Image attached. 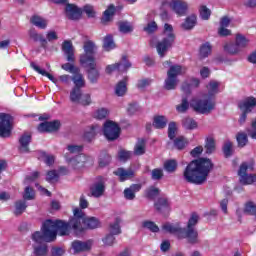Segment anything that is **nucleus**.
Instances as JSON below:
<instances>
[{
  "instance_id": "30",
  "label": "nucleus",
  "mask_w": 256,
  "mask_h": 256,
  "mask_svg": "<svg viewBox=\"0 0 256 256\" xmlns=\"http://www.w3.org/2000/svg\"><path fill=\"white\" fill-rule=\"evenodd\" d=\"M108 231L111 235H121V218L117 217L109 224Z\"/></svg>"
},
{
  "instance_id": "3",
  "label": "nucleus",
  "mask_w": 256,
  "mask_h": 256,
  "mask_svg": "<svg viewBox=\"0 0 256 256\" xmlns=\"http://www.w3.org/2000/svg\"><path fill=\"white\" fill-rule=\"evenodd\" d=\"M74 217L67 223L68 225V233L69 227H71L76 233V235H80L83 233L85 229H98L101 227V222L96 217H87L85 212H83L80 208H75L73 210Z\"/></svg>"
},
{
  "instance_id": "12",
  "label": "nucleus",
  "mask_w": 256,
  "mask_h": 256,
  "mask_svg": "<svg viewBox=\"0 0 256 256\" xmlns=\"http://www.w3.org/2000/svg\"><path fill=\"white\" fill-rule=\"evenodd\" d=\"M103 133L108 141H115L119 139L121 128L117 123L109 120L104 123Z\"/></svg>"
},
{
  "instance_id": "7",
  "label": "nucleus",
  "mask_w": 256,
  "mask_h": 256,
  "mask_svg": "<svg viewBox=\"0 0 256 256\" xmlns=\"http://www.w3.org/2000/svg\"><path fill=\"white\" fill-rule=\"evenodd\" d=\"M197 223H199V216L197 214H192L188 220L187 228H184L186 239L188 243H191V245L199 243V233L194 228Z\"/></svg>"
},
{
  "instance_id": "2",
  "label": "nucleus",
  "mask_w": 256,
  "mask_h": 256,
  "mask_svg": "<svg viewBox=\"0 0 256 256\" xmlns=\"http://www.w3.org/2000/svg\"><path fill=\"white\" fill-rule=\"evenodd\" d=\"M57 233L61 237L69 235V224L63 220H46L41 227V231H36L31 235L34 243L41 244L43 241L52 243L57 239Z\"/></svg>"
},
{
  "instance_id": "49",
  "label": "nucleus",
  "mask_w": 256,
  "mask_h": 256,
  "mask_svg": "<svg viewBox=\"0 0 256 256\" xmlns=\"http://www.w3.org/2000/svg\"><path fill=\"white\" fill-rule=\"evenodd\" d=\"M164 169L167 173H175L177 171V161L176 160H167L164 163Z\"/></svg>"
},
{
  "instance_id": "15",
  "label": "nucleus",
  "mask_w": 256,
  "mask_h": 256,
  "mask_svg": "<svg viewBox=\"0 0 256 256\" xmlns=\"http://www.w3.org/2000/svg\"><path fill=\"white\" fill-rule=\"evenodd\" d=\"M163 5H169L172 10L180 17L187 13L189 9V4L184 0H171L170 2H163Z\"/></svg>"
},
{
  "instance_id": "45",
  "label": "nucleus",
  "mask_w": 256,
  "mask_h": 256,
  "mask_svg": "<svg viewBox=\"0 0 256 256\" xmlns=\"http://www.w3.org/2000/svg\"><path fill=\"white\" fill-rule=\"evenodd\" d=\"M224 51L229 55H238V53H241V50L239 49L237 42L226 44L224 46Z\"/></svg>"
},
{
  "instance_id": "39",
  "label": "nucleus",
  "mask_w": 256,
  "mask_h": 256,
  "mask_svg": "<svg viewBox=\"0 0 256 256\" xmlns=\"http://www.w3.org/2000/svg\"><path fill=\"white\" fill-rule=\"evenodd\" d=\"M182 127L188 131H193V129H197V121L191 117H186L182 120Z\"/></svg>"
},
{
  "instance_id": "37",
  "label": "nucleus",
  "mask_w": 256,
  "mask_h": 256,
  "mask_svg": "<svg viewBox=\"0 0 256 256\" xmlns=\"http://www.w3.org/2000/svg\"><path fill=\"white\" fill-rule=\"evenodd\" d=\"M207 89H208V97H215V95H217V93H219V82L215 81V80H211L208 85H207Z\"/></svg>"
},
{
  "instance_id": "50",
  "label": "nucleus",
  "mask_w": 256,
  "mask_h": 256,
  "mask_svg": "<svg viewBox=\"0 0 256 256\" xmlns=\"http://www.w3.org/2000/svg\"><path fill=\"white\" fill-rule=\"evenodd\" d=\"M118 27H119L120 33L127 34V33H132L133 31V26L129 22H119Z\"/></svg>"
},
{
  "instance_id": "5",
  "label": "nucleus",
  "mask_w": 256,
  "mask_h": 256,
  "mask_svg": "<svg viewBox=\"0 0 256 256\" xmlns=\"http://www.w3.org/2000/svg\"><path fill=\"white\" fill-rule=\"evenodd\" d=\"M190 107L193 108L196 113L201 115H207L215 109V97L204 94L201 98H194L190 102Z\"/></svg>"
},
{
  "instance_id": "14",
  "label": "nucleus",
  "mask_w": 256,
  "mask_h": 256,
  "mask_svg": "<svg viewBox=\"0 0 256 256\" xmlns=\"http://www.w3.org/2000/svg\"><path fill=\"white\" fill-rule=\"evenodd\" d=\"M162 231L170 233L171 235H176L178 239H186L185 228H182L179 223L173 224L170 222H166L162 225Z\"/></svg>"
},
{
  "instance_id": "41",
  "label": "nucleus",
  "mask_w": 256,
  "mask_h": 256,
  "mask_svg": "<svg viewBox=\"0 0 256 256\" xmlns=\"http://www.w3.org/2000/svg\"><path fill=\"white\" fill-rule=\"evenodd\" d=\"M235 43L238 45L239 50L243 51V49H246V47L249 45V39L242 34H237Z\"/></svg>"
},
{
  "instance_id": "51",
  "label": "nucleus",
  "mask_w": 256,
  "mask_h": 256,
  "mask_svg": "<svg viewBox=\"0 0 256 256\" xmlns=\"http://www.w3.org/2000/svg\"><path fill=\"white\" fill-rule=\"evenodd\" d=\"M188 109H189V101L187 100V97H183L181 104L176 106V111L178 113H186Z\"/></svg>"
},
{
  "instance_id": "54",
  "label": "nucleus",
  "mask_w": 256,
  "mask_h": 256,
  "mask_svg": "<svg viewBox=\"0 0 256 256\" xmlns=\"http://www.w3.org/2000/svg\"><path fill=\"white\" fill-rule=\"evenodd\" d=\"M46 181H48V183H55V181H59V173H57V170L48 171Z\"/></svg>"
},
{
  "instance_id": "4",
  "label": "nucleus",
  "mask_w": 256,
  "mask_h": 256,
  "mask_svg": "<svg viewBox=\"0 0 256 256\" xmlns=\"http://www.w3.org/2000/svg\"><path fill=\"white\" fill-rule=\"evenodd\" d=\"M163 39L156 44V51L159 57L163 58L167 55V51L173 47L175 43V33H173V26L171 24H164Z\"/></svg>"
},
{
  "instance_id": "24",
  "label": "nucleus",
  "mask_w": 256,
  "mask_h": 256,
  "mask_svg": "<svg viewBox=\"0 0 256 256\" xmlns=\"http://www.w3.org/2000/svg\"><path fill=\"white\" fill-rule=\"evenodd\" d=\"M141 191V184H132L129 188L124 190V197L128 201H133L135 199V193Z\"/></svg>"
},
{
  "instance_id": "27",
  "label": "nucleus",
  "mask_w": 256,
  "mask_h": 256,
  "mask_svg": "<svg viewBox=\"0 0 256 256\" xmlns=\"http://www.w3.org/2000/svg\"><path fill=\"white\" fill-rule=\"evenodd\" d=\"M28 35H29V38L35 43L39 41L42 47H45V45H47V39L43 37V34H39V32H37V30H35L34 28L28 31Z\"/></svg>"
},
{
  "instance_id": "59",
  "label": "nucleus",
  "mask_w": 256,
  "mask_h": 256,
  "mask_svg": "<svg viewBox=\"0 0 256 256\" xmlns=\"http://www.w3.org/2000/svg\"><path fill=\"white\" fill-rule=\"evenodd\" d=\"M23 198L26 201H31V200L35 199V190H33V188L27 186L24 190Z\"/></svg>"
},
{
  "instance_id": "42",
  "label": "nucleus",
  "mask_w": 256,
  "mask_h": 256,
  "mask_svg": "<svg viewBox=\"0 0 256 256\" xmlns=\"http://www.w3.org/2000/svg\"><path fill=\"white\" fill-rule=\"evenodd\" d=\"M211 44L209 42H206L200 46L199 50V57L200 59H206V57H209L211 53Z\"/></svg>"
},
{
  "instance_id": "8",
  "label": "nucleus",
  "mask_w": 256,
  "mask_h": 256,
  "mask_svg": "<svg viewBox=\"0 0 256 256\" xmlns=\"http://www.w3.org/2000/svg\"><path fill=\"white\" fill-rule=\"evenodd\" d=\"M248 169L253 171V163L249 165L247 162H244L240 165L238 176L242 185H253V183H256V174H247Z\"/></svg>"
},
{
  "instance_id": "33",
  "label": "nucleus",
  "mask_w": 256,
  "mask_h": 256,
  "mask_svg": "<svg viewBox=\"0 0 256 256\" xmlns=\"http://www.w3.org/2000/svg\"><path fill=\"white\" fill-rule=\"evenodd\" d=\"M177 85H179V79L167 75L164 81V89H166V91H173L177 89Z\"/></svg>"
},
{
  "instance_id": "9",
  "label": "nucleus",
  "mask_w": 256,
  "mask_h": 256,
  "mask_svg": "<svg viewBox=\"0 0 256 256\" xmlns=\"http://www.w3.org/2000/svg\"><path fill=\"white\" fill-rule=\"evenodd\" d=\"M64 157L68 165L73 169H83V167H87L89 161H91V157H88L85 154H79L72 158L69 156V153H65Z\"/></svg>"
},
{
  "instance_id": "11",
  "label": "nucleus",
  "mask_w": 256,
  "mask_h": 256,
  "mask_svg": "<svg viewBox=\"0 0 256 256\" xmlns=\"http://www.w3.org/2000/svg\"><path fill=\"white\" fill-rule=\"evenodd\" d=\"M70 101L72 103H78L83 106L91 105V95L83 94L81 88L74 87L70 91Z\"/></svg>"
},
{
  "instance_id": "60",
  "label": "nucleus",
  "mask_w": 256,
  "mask_h": 256,
  "mask_svg": "<svg viewBox=\"0 0 256 256\" xmlns=\"http://www.w3.org/2000/svg\"><path fill=\"white\" fill-rule=\"evenodd\" d=\"M143 227L145 229H149V231H152V233H158L159 231V226H157V224H155L153 221L143 222Z\"/></svg>"
},
{
  "instance_id": "57",
  "label": "nucleus",
  "mask_w": 256,
  "mask_h": 256,
  "mask_svg": "<svg viewBox=\"0 0 256 256\" xmlns=\"http://www.w3.org/2000/svg\"><path fill=\"white\" fill-rule=\"evenodd\" d=\"M177 135V124L175 122H170L168 125V137L173 140Z\"/></svg>"
},
{
  "instance_id": "13",
  "label": "nucleus",
  "mask_w": 256,
  "mask_h": 256,
  "mask_svg": "<svg viewBox=\"0 0 256 256\" xmlns=\"http://www.w3.org/2000/svg\"><path fill=\"white\" fill-rule=\"evenodd\" d=\"M13 130V117L0 113V137H10Z\"/></svg>"
},
{
  "instance_id": "10",
  "label": "nucleus",
  "mask_w": 256,
  "mask_h": 256,
  "mask_svg": "<svg viewBox=\"0 0 256 256\" xmlns=\"http://www.w3.org/2000/svg\"><path fill=\"white\" fill-rule=\"evenodd\" d=\"M84 54L80 56V64L93 63L95 62V51H97V46L93 41H86L83 46Z\"/></svg>"
},
{
  "instance_id": "25",
  "label": "nucleus",
  "mask_w": 256,
  "mask_h": 256,
  "mask_svg": "<svg viewBox=\"0 0 256 256\" xmlns=\"http://www.w3.org/2000/svg\"><path fill=\"white\" fill-rule=\"evenodd\" d=\"M30 23L38 29H47V25H49V21L39 15H34L30 19Z\"/></svg>"
},
{
  "instance_id": "52",
  "label": "nucleus",
  "mask_w": 256,
  "mask_h": 256,
  "mask_svg": "<svg viewBox=\"0 0 256 256\" xmlns=\"http://www.w3.org/2000/svg\"><path fill=\"white\" fill-rule=\"evenodd\" d=\"M246 215H256V204L254 202H247L244 207Z\"/></svg>"
},
{
  "instance_id": "35",
  "label": "nucleus",
  "mask_w": 256,
  "mask_h": 256,
  "mask_svg": "<svg viewBox=\"0 0 256 256\" xmlns=\"http://www.w3.org/2000/svg\"><path fill=\"white\" fill-rule=\"evenodd\" d=\"M113 15H115V6L110 5L108 9L105 10L101 23H103V25H107V23L113 19Z\"/></svg>"
},
{
  "instance_id": "63",
  "label": "nucleus",
  "mask_w": 256,
  "mask_h": 256,
  "mask_svg": "<svg viewBox=\"0 0 256 256\" xmlns=\"http://www.w3.org/2000/svg\"><path fill=\"white\" fill-rule=\"evenodd\" d=\"M151 175L154 181H159L163 179V169H159V168L153 169L151 172Z\"/></svg>"
},
{
  "instance_id": "23",
  "label": "nucleus",
  "mask_w": 256,
  "mask_h": 256,
  "mask_svg": "<svg viewBox=\"0 0 256 256\" xmlns=\"http://www.w3.org/2000/svg\"><path fill=\"white\" fill-rule=\"evenodd\" d=\"M154 207L158 213H167L169 212V200L167 198H158L154 203Z\"/></svg>"
},
{
  "instance_id": "26",
  "label": "nucleus",
  "mask_w": 256,
  "mask_h": 256,
  "mask_svg": "<svg viewBox=\"0 0 256 256\" xmlns=\"http://www.w3.org/2000/svg\"><path fill=\"white\" fill-rule=\"evenodd\" d=\"M20 147L19 151L20 153H29V143H31V135L30 134H24L19 139Z\"/></svg>"
},
{
  "instance_id": "29",
  "label": "nucleus",
  "mask_w": 256,
  "mask_h": 256,
  "mask_svg": "<svg viewBox=\"0 0 256 256\" xmlns=\"http://www.w3.org/2000/svg\"><path fill=\"white\" fill-rule=\"evenodd\" d=\"M146 147H147V141L144 138H139L134 147V155H137V156L145 155Z\"/></svg>"
},
{
  "instance_id": "28",
  "label": "nucleus",
  "mask_w": 256,
  "mask_h": 256,
  "mask_svg": "<svg viewBox=\"0 0 256 256\" xmlns=\"http://www.w3.org/2000/svg\"><path fill=\"white\" fill-rule=\"evenodd\" d=\"M114 174L119 177L120 181H127V179H131L135 175V172L132 169H123V168H118Z\"/></svg>"
},
{
  "instance_id": "36",
  "label": "nucleus",
  "mask_w": 256,
  "mask_h": 256,
  "mask_svg": "<svg viewBox=\"0 0 256 256\" xmlns=\"http://www.w3.org/2000/svg\"><path fill=\"white\" fill-rule=\"evenodd\" d=\"M117 97H123L127 93V78L121 80L115 88Z\"/></svg>"
},
{
  "instance_id": "38",
  "label": "nucleus",
  "mask_w": 256,
  "mask_h": 256,
  "mask_svg": "<svg viewBox=\"0 0 256 256\" xmlns=\"http://www.w3.org/2000/svg\"><path fill=\"white\" fill-rule=\"evenodd\" d=\"M14 207V215H16V217H19V215H23V213H25V210L27 209V202L23 200H18L15 202Z\"/></svg>"
},
{
  "instance_id": "56",
  "label": "nucleus",
  "mask_w": 256,
  "mask_h": 256,
  "mask_svg": "<svg viewBox=\"0 0 256 256\" xmlns=\"http://www.w3.org/2000/svg\"><path fill=\"white\" fill-rule=\"evenodd\" d=\"M199 13L203 21H208L209 17H211V10L207 8V6H201L199 9Z\"/></svg>"
},
{
  "instance_id": "1",
  "label": "nucleus",
  "mask_w": 256,
  "mask_h": 256,
  "mask_svg": "<svg viewBox=\"0 0 256 256\" xmlns=\"http://www.w3.org/2000/svg\"><path fill=\"white\" fill-rule=\"evenodd\" d=\"M213 169V162L209 158H200L191 161L183 171V178L187 183L203 185Z\"/></svg>"
},
{
  "instance_id": "61",
  "label": "nucleus",
  "mask_w": 256,
  "mask_h": 256,
  "mask_svg": "<svg viewBox=\"0 0 256 256\" xmlns=\"http://www.w3.org/2000/svg\"><path fill=\"white\" fill-rule=\"evenodd\" d=\"M158 27H157V22L152 21L149 22L144 28L143 31H145V33H148L149 35H151V33H155V31H157Z\"/></svg>"
},
{
  "instance_id": "44",
  "label": "nucleus",
  "mask_w": 256,
  "mask_h": 256,
  "mask_svg": "<svg viewBox=\"0 0 256 256\" xmlns=\"http://www.w3.org/2000/svg\"><path fill=\"white\" fill-rule=\"evenodd\" d=\"M101 131V126L93 124L92 126H90V130L85 133V138L91 141V139H93V137H95V135H97L98 133H101Z\"/></svg>"
},
{
  "instance_id": "53",
  "label": "nucleus",
  "mask_w": 256,
  "mask_h": 256,
  "mask_svg": "<svg viewBox=\"0 0 256 256\" xmlns=\"http://www.w3.org/2000/svg\"><path fill=\"white\" fill-rule=\"evenodd\" d=\"M47 253H49V248L47 247V245H40L34 247V254L36 256H47Z\"/></svg>"
},
{
  "instance_id": "21",
  "label": "nucleus",
  "mask_w": 256,
  "mask_h": 256,
  "mask_svg": "<svg viewBox=\"0 0 256 256\" xmlns=\"http://www.w3.org/2000/svg\"><path fill=\"white\" fill-rule=\"evenodd\" d=\"M90 193L92 197H102L105 193V179L103 177H98V181L90 187Z\"/></svg>"
},
{
  "instance_id": "16",
  "label": "nucleus",
  "mask_w": 256,
  "mask_h": 256,
  "mask_svg": "<svg viewBox=\"0 0 256 256\" xmlns=\"http://www.w3.org/2000/svg\"><path fill=\"white\" fill-rule=\"evenodd\" d=\"M74 255L77 253H85L87 251H91L93 247V240L80 241L74 240L71 244Z\"/></svg>"
},
{
  "instance_id": "58",
  "label": "nucleus",
  "mask_w": 256,
  "mask_h": 256,
  "mask_svg": "<svg viewBox=\"0 0 256 256\" xmlns=\"http://www.w3.org/2000/svg\"><path fill=\"white\" fill-rule=\"evenodd\" d=\"M223 153L225 157H231V155H233V143L231 141H226L224 143Z\"/></svg>"
},
{
  "instance_id": "17",
  "label": "nucleus",
  "mask_w": 256,
  "mask_h": 256,
  "mask_svg": "<svg viewBox=\"0 0 256 256\" xmlns=\"http://www.w3.org/2000/svg\"><path fill=\"white\" fill-rule=\"evenodd\" d=\"M85 69H87L88 79L90 83L95 84L99 81V77L101 74L99 73V69H97V62H88L82 64Z\"/></svg>"
},
{
  "instance_id": "48",
  "label": "nucleus",
  "mask_w": 256,
  "mask_h": 256,
  "mask_svg": "<svg viewBox=\"0 0 256 256\" xmlns=\"http://www.w3.org/2000/svg\"><path fill=\"white\" fill-rule=\"evenodd\" d=\"M103 47L105 51H111L112 49H115V42L113 41V36L107 35L104 38Z\"/></svg>"
},
{
  "instance_id": "43",
  "label": "nucleus",
  "mask_w": 256,
  "mask_h": 256,
  "mask_svg": "<svg viewBox=\"0 0 256 256\" xmlns=\"http://www.w3.org/2000/svg\"><path fill=\"white\" fill-rule=\"evenodd\" d=\"M153 127L156 129H165L167 127V118L165 116H155Z\"/></svg>"
},
{
  "instance_id": "32",
  "label": "nucleus",
  "mask_w": 256,
  "mask_h": 256,
  "mask_svg": "<svg viewBox=\"0 0 256 256\" xmlns=\"http://www.w3.org/2000/svg\"><path fill=\"white\" fill-rule=\"evenodd\" d=\"M185 71L183 70V67L181 65H171L169 70L167 71L168 77H172L174 79H177L179 75L184 74Z\"/></svg>"
},
{
  "instance_id": "18",
  "label": "nucleus",
  "mask_w": 256,
  "mask_h": 256,
  "mask_svg": "<svg viewBox=\"0 0 256 256\" xmlns=\"http://www.w3.org/2000/svg\"><path fill=\"white\" fill-rule=\"evenodd\" d=\"M130 67L131 64L127 61V56H124L120 62L106 66L105 71L107 75H111L113 71H120L123 73L124 71H127V69H130Z\"/></svg>"
},
{
  "instance_id": "19",
  "label": "nucleus",
  "mask_w": 256,
  "mask_h": 256,
  "mask_svg": "<svg viewBox=\"0 0 256 256\" xmlns=\"http://www.w3.org/2000/svg\"><path fill=\"white\" fill-rule=\"evenodd\" d=\"M61 129V122L59 120H54L51 122H42L38 126L39 133H53Z\"/></svg>"
},
{
  "instance_id": "47",
  "label": "nucleus",
  "mask_w": 256,
  "mask_h": 256,
  "mask_svg": "<svg viewBox=\"0 0 256 256\" xmlns=\"http://www.w3.org/2000/svg\"><path fill=\"white\" fill-rule=\"evenodd\" d=\"M187 145H189V141H187V138L183 136H179L174 140V147H176V149H178L179 151L186 148Z\"/></svg>"
},
{
  "instance_id": "62",
  "label": "nucleus",
  "mask_w": 256,
  "mask_h": 256,
  "mask_svg": "<svg viewBox=\"0 0 256 256\" xmlns=\"http://www.w3.org/2000/svg\"><path fill=\"white\" fill-rule=\"evenodd\" d=\"M236 139H237L238 146L240 147H245V145H247V142L249 141L247 139V134L245 133L238 134Z\"/></svg>"
},
{
  "instance_id": "40",
  "label": "nucleus",
  "mask_w": 256,
  "mask_h": 256,
  "mask_svg": "<svg viewBox=\"0 0 256 256\" xmlns=\"http://www.w3.org/2000/svg\"><path fill=\"white\" fill-rule=\"evenodd\" d=\"M204 147L207 155H211V153H215V138H213V136H208L205 140Z\"/></svg>"
},
{
  "instance_id": "31",
  "label": "nucleus",
  "mask_w": 256,
  "mask_h": 256,
  "mask_svg": "<svg viewBox=\"0 0 256 256\" xmlns=\"http://www.w3.org/2000/svg\"><path fill=\"white\" fill-rule=\"evenodd\" d=\"M197 25V15L192 14L188 16L184 23L182 24V28L185 29V31H191L193 27Z\"/></svg>"
},
{
  "instance_id": "34",
  "label": "nucleus",
  "mask_w": 256,
  "mask_h": 256,
  "mask_svg": "<svg viewBox=\"0 0 256 256\" xmlns=\"http://www.w3.org/2000/svg\"><path fill=\"white\" fill-rule=\"evenodd\" d=\"M30 66L32 67V69H34V71H36V73H39V75H42L43 77H48V79L52 81V83H57V79L53 75L41 69V67L35 64V62H31Z\"/></svg>"
},
{
  "instance_id": "55",
  "label": "nucleus",
  "mask_w": 256,
  "mask_h": 256,
  "mask_svg": "<svg viewBox=\"0 0 256 256\" xmlns=\"http://www.w3.org/2000/svg\"><path fill=\"white\" fill-rule=\"evenodd\" d=\"M67 151L69 152L68 155H77L83 151V146L70 144L67 146Z\"/></svg>"
},
{
  "instance_id": "64",
  "label": "nucleus",
  "mask_w": 256,
  "mask_h": 256,
  "mask_svg": "<svg viewBox=\"0 0 256 256\" xmlns=\"http://www.w3.org/2000/svg\"><path fill=\"white\" fill-rule=\"evenodd\" d=\"M248 135L252 139H256V119L252 121L251 129L248 130Z\"/></svg>"
},
{
  "instance_id": "6",
  "label": "nucleus",
  "mask_w": 256,
  "mask_h": 256,
  "mask_svg": "<svg viewBox=\"0 0 256 256\" xmlns=\"http://www.w3.org/2000/svg\"><path fill=\"white\" fill-rule=\"evenodd\" d=\"M62 51L66 55V59L68 63L63 64L61 67L64 71H68V73H79L81 70L76 67L73 63H75V48L73 47V43L71 40H65L62 43Z\"/></svg>"
},
{
  "instance_id": "22",
  "label": "nucleus",
  "mask_w": 256,
  "mask_h": 256,
  "mask_svg": "<svg viewBox=\"0 0 256 256\" xmlns=\"http://www.w3.org/2000/svg\"><path fill=\"white\" fill-rule=\"evenodd\" d=\"M65 11L68 19H71L72 21H77V19L81 18V9L73 4H67Z\"/></svg>"
},
{
  "instance_id": "46",
  "label": "nucleus",
  "mask_w": 256,
  "mask_h": 256,
  "mask_svg": "<svg viewBox=\"0 0 256 256\" xmlns=\"http://www.w3.org/2000/svg\"><path fill=\"white\" fill-rule=\"evenodd\" d=\"M72 81L75 85L74 87H78V89L85 87V78L83 77V74L79 72L74 73V76L72 77Z\"/></svg>"
},
{
  "instance_id": "20",
  "label": "nucleus",
  "mask_w": 256,
  "mask_h": 256,
  "mask_svg": "<svg viewBox=\"0 0 256 256\" xmlns=\"http://www.w3.org/2000/svg\"><path fill=\"white\" fill-rule=\"evenodd\" d=\"M238 107L241 113L249 114L256 107V98L253 96L247 97L239 102Z\"/></svg>"
}]
</instances>
